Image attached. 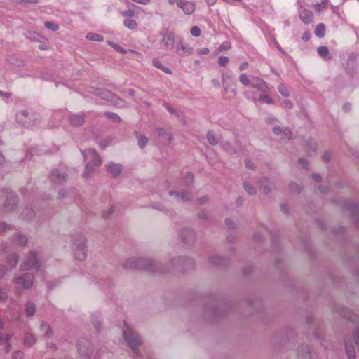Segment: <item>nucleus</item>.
Here are the masks:
<instances>
[{
	"label": "nucleus",
	"instance_id": "a211bd4d",
	"mask_svg": "<svg viewBox=\"0 0 359 359\" xmlns=\"http://www.w3.org/2000/svg\"><path fill=\"white\" fill-rule=\"evenodd\" d=\"M121 166L118 164L110 163L108 165L107 170L113 176L116 177L121 172Z\"/></svg>",
	"mask_w": 359,
	"mask_h": 359
},
{
	"label": "nucleus",
	"instance_id": "f03ea898",
	"mask_svg": "<svg viewBox=\"0 0 359 359\" xmlns=\"http://www.w3.org/2000/svg\"><path fill=\"white\" fill-rule=\"evenodd\" d=\"M341 62L348 74H352L356 67V56L353 53H346L341 55Z\"/></svg>",
	"mask_w": 359,
	"mask_h": 359
},
{
	"label": "nucleus",
	"instance_id": "9b49d317",
	"mask_svg": "<svg viewBox=\"0 0 359 359\" xmlns=\"http://www.w3.org/2000/svg\"><path fill=\"white\" fill-rule=\"evenodd\" d=\"M193 49L185 45L182 41H179L176 45V53L178 55L184 57L191 54Z\"/></svg>",
	"mask_w": 359,
	"mask_h": 359
},
{
	"label": "nucleus",
	"instance_id": "b1692460",
	"mask_svg": "<svg viewBox=\"0 0 359 359\" xmlns=\"http://www.w3.org/2000/svg\"><path fill=\"white\" fill-rule=\"evenodd\" d=\"M123 25L126 27L128 28L129 29H132V30L136 29L137 27V24L136 21L133 19H130V18L126 19L123 21Z\"/></svg>",
	"mask_w": 359,
	"mask_h": 359
},
{
	"label": "nucleus",
	"instance_id": "cd10ccee",
	"mask_svg": "<svg viewBox=\"0 0 359 359\" xmlns=\"http://www.w3.org/2000/svg\"><path fill=\"white\" fill-rule=\"evenodd\" d=\"M313 6L316 8V11L320 13L327 7V1L322 0L320 3L313 4Z\"/></svg>",
	"mask_w": 359,
	"mask_h": 359
},
{
	"label": "nucleus",
	"instance_id": "5fc2aeb1",
	"mask_svg": "<svg viewBox=\"0 0 359 359\" xmlns=\"http://www.w3.org/2000/svg\"><path fill=\"white\" fill-rule=\"evenodd\" d=\"M299 163L302 165V167L305 169H307L308 167H307V161L305 160V159H303V158H300L299 160Z\"/></svg>",
	"mask_w": 359,
	"mask_h": 359
},
{
	"label": "nucleus",
	"instance_id": "393cba45",
	"mask_svg": "<svg viewBox=\"0 0 359 359\" xmlns=\"http://www.w3.org/2000/svg\"><path fill=\"white\" fill-rule=\"evenodd\" d=\"M278 90L279 93L283 96V97H289L290 95V92L289 88L284 84L280 83L278 87Z\"/></svg>",
	"mask_w": 359,
	"mask_h": 359
},
{
	"label": "nucleus",
	"instance_id": "864d4df0",
	"mask_svg": "<svg viewBox=\"0 0 359 359\" xmlns=\"http://www.w3.org/2000/svg\"><path fill=\"white\" fill-rule=\"evenodd\" d=\"M181 1L182 0H168V3L170 5V6H172L173 4H177V6H180V4H181Z\"/></svg>",
	"mask_w": 359,
	"mask_h": 359
},
{
	"label": "nucleus",
	"instance_id": "0e129e2a",
	"mask_svg": "<svg viewBox=\"0 0 359 359\" xmlns=\"http://www.w3.org/2000/svg\"><path fill=\"white\" fill-rule=\"evenodd\" d=\"M323 160L325 161V162H327L329 161L330 160V155L328 154H325L323 156Z\"/></svg>",
	"mask_w": 359,
	"mask_h": 359
},
{
	"label": "nucleus",
	"instance_id": "49530a36",
	"mask_svg": "<svg viewBox=\"0 0 359 359\" xmlns=\"http://www.w3.org/2000/svg\"><path fill=\"white\" fill-rule=\"evenodd\" d=\"M17 262V256L15 255H11L9 258V263L11 265V266H15Z\"/></svg>",
	"mask_w": 359,
	"mask_h": 359
},
{
	"label": "nucleus",
	"instance_id": "c9c22d12",
	"mask_svg": "<svg viewBox=\"0 0 359 359\" xmlns=\"http://www.w3.org/2000/svg\"><path fill=\"white\" fill-rule=\"evenodd\" d=\"M108 43L118 52H120L121 53H127V51L126 50H124L121 46H120L119 45H118L116 43H114L113 42H108Z\"/></svg>",
	"mask_w": 359,
	"mask_h": 359
},
{
	"label": "nucleus",
	"instance_id": "774afa93",
	"mask_svg": "<svg viewBox=\"0 0 359 359\" xmlns=\"http://www.w3.org/2000/svg\"><path fill=\"white\" fill-rule=\"evenodd\" d=\"M128 51H129V52H130V53H133V54H134V55H135L136 56H138V57H142V55L140 53H139V52H137V51H135V50H129Z\"/></svg>",
	"mask_w": 359,
	"mask_h": 359
},
{
	"label": "nucleus",
	"instance_id": "5701e85b",
	"mask_svg": "<svg viewBox=\"0 0 359 359\" xmlns=\"http://www.w3.org/2000/svg\"><path fill=\"white\" fill-rule=\"evenodd\" d=\"M153 65L154 67H156V68L161 69L162 71H163L166 74H172V71L169 68L164 67L161 63V62L159 60H156V59L153 60Z\"/></svg>",
	"mask_w": 359,
	"mask_h": 359
},
{
	"label": "nucleus",
	"instance_id": "423d86ee",
	"mask_svg": "<svg viewBox=\"0 0 359 359\" xmlns=\"http://www.w3.org/2000/svg\"><path fill=\"white\" fill-rule=\"evenodd\" d=\"M98 95L101 99L113 102L115 104L118 106H120L123 102L121 99L107 90H101L98 93Z\"/></svg>",
	"mask_w": 359,
	"mask_h": 359
},
{
	"label": "nucleus",
	"instance_id": "09e8293b",
	"mask_svg": "<svg viewBox=\"0 0 359 359\" xmlns=\"http://www.w3.org/2000/svg\"><path fill=\"white\" fill-rule=\"evenodd\" d=\"M245 189L248 191L249 194H253L255 193V189L248 184L244 185Z\"/></svg>",
	"mask_w": 359,
	"mask_h": 359
},
{
	"label": "nucleus",
	"instance_id": "6e6d98bb",
	"mask_svg": "<svg viewBox=\"0 0 359 359\" xmlns=\"http://www.w3.org/2000/svg\"><path fill=\"white\" fill-rule=\"evenodd\" d=\"M211 83H212V84L213 85V86H215V87H216V88H219V86H220V83H219V80H218V79H212V80L211 81Z\"/></svg>",
	"mask_w": 359,
	"mask_h": 359
},
{
	"label": "nucleus",
	"instance_id": "0eeeda50",
	"mask_svg": "<svg viewBox=\"0 0 359 359\" xmlns=\"http://www.w3.org/2000/svg\"><path fill=\"white\" fill-rule=\"evenodd\" d=\"M34 277L32 274L28 273L20 276L17 279V283L22 285L24 288H29L33 283Z\"/></svg>",
	"mask_w": 359,
	"mask_h": 359
},
{
	"label": "nucleus",
	"instance_id": "3c124183",
	"mask_svg": "<svg viewBox=\"0 0 359 359\" xmlns=\"http://www.w3.org/2000/svg\"><path fill=\"white\" fill-rule=\"evenodd\" d=\"M198 53L200 55H206L209 53V49L207 48H203L197 50Z\"/></svg>",
	"mask_w": 359,
	"mask_h": 359
},
{
	"label": "nucleus",
	"instance_id": "4be33fe9",
	"mask_svg": "<svg viewBox=\"0 0 359 359\" xmlns=\"http://www.w3.org/2000/svg\"><path fill=\"white\" fill-rule=\"evenodd\" d=\"M86 38L90 41H103L104 37L98 34L90 32L86 36Z\"/></svg>",
	"mask_w": 359,
	"mask_h": 359
},
{
	"label": "nucleus",
	"instance_id": "aec40b11",
	"mask_svg": "<svg viewBox=\"0 0 359 359\" xmlns=\"http://www.w3.org/2000/svg\"><path fill=\"white\" fill-rule=\"evenodd\" d=\"M145 260L144 259H133L130 261H128L127 263H126V267H130V268H140V269H142L143 268L142 266H140V263L141 262H144Z\"/></svg>",
	"mask_w": 359,
	"mask_h": 359
},
{
	"label": "nucleus",
	"instance_id": "4468645a",
	"mask_svg": "<svg viewBox=\"0 0 359 359\" xmlns=\"http://www.w3.org/2000/svg\"><path fill=\"white\" fill-rule=\"evenodd\" d=\"M224 86V95L228 98H232L234 97L236 94V90L233 85L231 83H225L223 84Z\"/></svg>",
	"mask_w": 359,
	"mask_h": 359
},
{
	"label": "nucleus",
	"instance_id": "dca6fc26",
	"mask_svg": "<svg viewBox=\"0 0 359 359\" xmlns=\"http://www.w3.org/2000/svg\"><path fill=\"white\" fill-rule=\"evenodd\" d=\"M273 130L277 135H281V139L291 138V131L288 129L282 130L280 127H274Z\"/></svg>",
	"mask_w": 359,
	"mask_h": 359
},
{
	"label": "nucleus",
	"instance_id": "2f4dec72",
	"mask_svg": "<svg viewBox=\"0 0 359 359\" xmlns=\"http://www.w3.org/2000/svg\"><path fill=\"white\" fill-rule=\"evenodd\" d=\"M207 137L210 144L215 145L217 143V140L213 132L209 131L207 134Z\"/></svg>",
	"mask_w": 359,
	"mask_h": 359
},
{
	"label": "nucleus",
	"instance_id": "412c9836",
	"mask_svg": "<svg viewBox=\"0 0 359 359\" xmlns=\"http://www.w3.org/2000/svg\"><path fill=\"white\" fill-rule=\"evenodd\" d=\"M325 26L323 23L318 24L315 29V34L316 36L321 38L325 36Z\"/></svg>",
	"mask_w": 359,
	"mask_h": 359
},
{
	"label": "nucleus",
	"instance_id": "052dcab7",
	"mask_svg": "<svg viewBox=\"0 0 359 359\" xmlns=\"http://www.w3.org/2000/svg\"><path fill=\"white\" fill-rule=\"evenodd\" d=\"M0 96L4 97L6 98H8L11 97V93L6 92L0 91Z\"/></svg>",
	"mask_w": 359,
	"mask_h": 359
},
{
	"label": "nucleus",
	"instance_id": "ea45409f",
	"mask_svg": "<svg viewBox=\"0 0 359 359\" xmlns=\"http://www.w3.org/2000/svg\"><path fill=\"white\" fill-rule=\"evenodd\" d=\"M16 4H36L39 2V0H15Z\"/></svg>",
	"mask_w": 359,
	"mask_h": 359
},
{
	"label": "nucleus",
	"instance_id": "e2e57ef3",
	"mask_svg": "<svg viewBox=\"0 0 359 359\" xmlns=\"http://www.w3.org/2000/svg\"><path fill=\"white\" fill-rule=\"evenodd\" d=\"M6 269L4 266L0 267V277L6 273Z\"/></svg>",
	"mask_w": 359,
	"mask_h": 359
},
{
	"label": "nucleus",
	"instance_id": "37998d69",
	"mask_svg": "<svg viewBox=\"0 0 359 359\" xmlns=\"http://www.w3.org/2000/svg\"><path fill=\"white\" fill-rule=\"evenodd\" d=\"M41 330H42L43 331H45V332H46V334H46L47 337H50V334H51L52 332H51V330H50V327H49V325H47V324H42V325H41Z\"/></svg>",
	"mask_w": 359,
	"mask_h": 359
},
{
	"label": "nucleus",
	"instance_id": "7c9ffc66",
	"mask_svg": "<svg viewBox=\"0 0 359 359\" xmlns=\"http://www.w3.org/2000/svg\"><path fill=\"white\" fill-rule=\"evenodd\" d=\"M35 312V305L32 302L26 304V314L28 316H32Z\"/></svg>",
	"mask_w": 359,
	"mask_h": 359
},
{
	"label": "nucleus",
	"instance_id": "bb28decb",
	"mask_svg": "<svg viewBox=\"0 0 359 359\" xmlns=\"http://www.w3.org/2000/svg\"><path fill=\"white\" fill-rule=\"evenodd\" d=\"M35 337L32 334H27L25 337L24 343L27 346H32L35 343Z\"/></svg>",
	"mask_w": 359,
	"mask_h": 359
},
{
	"label": "nucleus",
	"instance_id": "c03bdc74",
	"mask_svg": "<svg viewBox=\"0 0 359 359\" xmlns=\"http://www.w3.org/2000/svg\"><path fill=\"white\" fill-rule=\"evenodd\" d=\"M135 13L134 10L128 9L126 11H123L121 14L124 17L131 18V17H133L135 15Z\"/></svg>",
	"mask_w": 359,
	"mask_h": 359
},
{
	"label": "nucleus",
	"instance_id": "f257e3e1",
	"mask_svg": "<svg viewBox=\"0 0 359 359\" xmlns=\"http://www.w3.org/2000/svg\"><path fill=\"white\" fill-rule=\"evenodd\" d=\"M83 154L86 160H92V163L88 162L86 166V172L84 175H87L93 170L94 166H99L101 164V160L94 149L86 150L83 151Z\"/></svg>",
	"mask_w": 359,
	"mask_h": 359
},
{
	"label": "nucleus",
	"instance_id": "f8f14e48",
	"mask_svg": "<svg viewBox=\"0 0 359 359\" xmlns=\"http://www.w3.org/2000/svg\"><path fill=\"white\" fill-rule=\"evenodd\" d=\"M68 118L70 124L73 126H81L84 122V118L81 114H70Z\"/></svg>",
	"mask_w": 359,
	"mask_h": 359
},
{
	"label": "nucleus",
	"instance_id": "39448f33",
	"mask_svg": "<svg viewBox=\"0 0 359 359\" xmlns=\"http://www.w3.org/2000/svg\"><path fill=\"white\" fill-rule=\"evenodd\" d=\"M250 86L262 93H269V88L266 83L259 77L251 76Z\"/></svg>",
	"mask_w": 359,
	"mask_h": 359
},
{
	"label": "nucleus",
	"instance_id": "f704fd0d",
	"mask_svg": "<svg viewBox=\"0 0 359 359\" xmlns=\"http://www.w3.org/2000/svg\"><path fill=\"white\" fill-rule=\"evenodd\" d=\"M346 350L349 359H355V351L352 346L346 345Z\"/></svg>",
	"mask_w": 359,
	"mask_h": 359
},
{
	"label": "nucleus",
	"instance_id": "69168bd1",
	"mask_svg": "<svg viewBox=\"0 0 359 359\" xmlns=\"http://www.w3.org/2000/svg\"><path fill=\"white\" fill-rule=\"evenodd\" d=\"M181 198L183 200L188 201L190 199L189 194H182Z\"/></svg>",
	"mask_w": 359,
	"mask_h": 359
},
{
	"label": "nucleus",
	"instance_id": "de8ad7c7",
	"mask_svg": "<svg viewBox=\"0 0 359 359\" xmlns=\"http://www.w3.org/2000/svg\"><path fill=\"white\" fill-rule=\"evenodd\" d=\"M29 38L33 41H39L42 38V36L39 34L34 33L32 35H30Z\"/></svg>",
	"mask_w": 359,
	"mask_h": 359
},
{
	"label": "nucleus",
	"instance_id": "603ef678",
	"mask_svg": "<svg viewBox=\"0 0 359 359\" xmlns=\"http://www.w3.org/2000/svg\"><path fill=\"white\" fill-rule=\"evenodd\" d=\"M248 67V63L247 62H242L239 66V70L243 71Z\"/></svg>",
	"mask_w": 359,
	"mask_h": 359
},
{
	"label": "nucleus",
	"instance_id": "c85d7f7f",
	"mask_svg": "<svg viewBox=\"0 0 359 359\" xmlns=\"http://www.w3.org/2000/svg\"><path fill=\"white\" fill-rule=\"evenodd\" d=\"M76 259L79 260H82L86 257V252L84 249V245L82 243L81 247L78 248L77 252H76Z\"/></svg>",
	"mask_w": 359,
	"mask_h": 359
},
{
	"label": "nucleus",
	"instance_id": "f3484780",
	"mask_svg": "<svg viewBox=\"0 0 359 359\" xmlns=\"http://www.w3.org/2000/svg\"><path fill=\"white\" fill-rule=\"evenodd\" d=\"M67 175L65 174H60L57 170H54L51 172L50 179L53 182L60 183L65 180Z\"/></svg>",
	"mask_w": 359,
	"mask_h": 359
},
{
	"label": "nucleus",
	"instance_id": "473e14b6",
	"mask_svg": "<svg viewBox=\"0 0 359 359\" xmlns=\"http://www.w3.org/2000/svg\"><path fill=\"white\" fill-rule=\"evenodd\" d=\"M45 26L47 29L52 31H57L59 29V26L57 24L49 21L45 22Z\"/></svg>",
	"mask_w": 359,
	"mask_h": 359
},
{
	"label": "nucleus",
	"instance_id": "4c0bfd02",
	"mask_svg": "<svg viewBox=\"0 0 359 359\" xmlns=\"http://www.w3.org/2000/svg\"><path fill=\"white\" fill-rule=\"evenodd\" d=\"M190 32L192 36L197 37L201 34V29L198 26H194L191 27Z\"/></svg>",
	"mask_w": 359,
	"mask_h": 359
},
{
	"label": "nucleus",
	"instance_id": "6e6552de",
	"mask_svg": "<svg viewBox=\"0 0 359 359\" xmlns=\"http://www.w3.org/2000/svg\"><path fill=\"white\" fill-rule=\"evenodd\" d=\"M178 7L182 9L184 14L191 15L196 10V4L194 1L182 0Z\"/></svg>",
	"mask_w": 359,
	"mask_h": 359
},
{
	"label": "nucleus",
	"instance_id": "338daca9",
	"mask_svg": "<svg viewBox=\"0 0 359 359\" xmlns=\"http://www.w3.org/2000/svg\"><path fill=\"white\" fill-rule=\"evenodd\" d=\"M27 115H29V114H24V113L20 114V116H18V118H19L20 120L24 119L27 117Z\"/></svg>",
	"mask_w": 359,
	"mask_h": 359
},
{
	"label": "nucleus",
	"instance_id": "13d9d810",
	"mask_svg": "<svg viewBox=\"0 0 359 359\" xmlns=\"http://www.w3.org/2000/svg\"><path fill=\"white\" fill-rule=\"evenodd\" d=\"M351 109V104L350 103H346L343 107L344 111H350Z\"/></svg>",
	"mask_w": 359,
	"mask_h": 359
},
{
	"label": "nucleus",
	"instance_id": "1a4fd4ad",
	"mask_svg": "<svg viewBox=\"0 0 359 359\" xmlns=\"http://www.w3.org/2000/svg\"><path fill=\"white\" fill-rule=\"evenodd\" d=\"M299 15L301 20L305 24H309L312 22L313 18V13L302 6L300 7L299 11Z\"/></svg>",
	"mask_w": 359,
	"mask_h": 359
},
{
	"label": "nucleus",
	"instance_id": "bf43d9fd",
	"mask_svg": "<svg viewBox=\"0 0 359 359\" xmlns=\"http://www.w3.org/2000/svg\"><path fill=\"white\" fill-rule=\"evenodd\" d=\"M135 90H134L133 89H131V88L128 89V90H126V93H127L129 96H130V97H133V96L135 95Z\"/></svg>",
	"mask_w": 359,
	"mask_h": 359
},
{
	"label": "nucleus",
	"instance_id": "680f3d73",
	"mask_svg": "<svg viewBox=\"0 0 359 359\" xmlns=\"http://www.w3.org/2000/svg\"><path fill=\"white\" fill-rule=\"evenodd\" d=\"M312 177L316 182H319L320 180V176L318 174H313Z\"/></svg>",
	"mask_w": 359,
	"mask_h": 359
},
{
	"label": "nucleus",
	"instance_id": "20e7f679",
	"mask_svg": "<svg viewBox=\"0 0 359 359\" xmlns=\"http://www.w3.org/2000/svg\"><path fill=\"white\" fill-rule=\"evenodd\" d=\"M161 42L164 46V50H170L173 48L175 43V35L172 31L165 29L161 32Z\"/></svg>",
	"mask_w": 359,
	"mask_h": 359
},
{
	"label": "nucleus",
	"instance_id": "e433bc0d",
	"mask_svg": "<svg viewBox=\"0 0 359 359\" xmlns=\"http://www.w3.org/2000/svg\"><path fill=\"white\" fill-rule=\"evenodd\" d=\"M222 80L223 84L229 83L230 82H229V81L231 80V76L228 72L224 71L222 72Z\"/></svg>",
	"mask_w": 359,
	"mask_h": 359
},
{
	"label": "nucleus",
	"instance_id": "72a5a7b5",
	"mask_svg": "<svg viewBox=\"0 0 359 359\" xmlns=\"http://www.w3.org/2000/svg\"><path fill=\"white\" fill-rule=\"evenodd\" d=\"M15 239V242L20 245H25L27 243V238L21 235H16Z\"/></svg>",
	"mask_w": 359,
	"mask_h": 359
},
{
	"label": "nucleus",
	"instance_id": "9d476101",
	"mask_svg": "<svg viewBox=\"0 0 359 359\" xmlns=\"http://www.w3.org/2000/svg\"><path fill=\"white\" fill-rule=\"evenodd\" d=\"M11 339V335L8 333H4L0 334V346L1 349L7 353L11 348L10 341Z\"/></svg>",
	"mask_w": 359,
	"mask_h": 359
},
{
	"label": "nucleus",
	"instance_id": "a878e982",
	"mask_svg": "<svg viewBox=\"0 0 359 359\" xmlns=\"http://www.w3.org/2000/svg\"><path fill=\"white\" fill-rule=\"evenodd\" d=\"M239 81L243 86H250L251 83V77H249L245 74H241L239 76Z\"/></svg>",
	"mask_w": 359,
	"mask_h": 359
},
{
	"label": "nucleus",
	"instance_id": "2eb2a0df",
	"mask_svg": "<svg viewBox=\"0 0 359 359\" xmlns=\"http://www.w3.org/2000/svg\"><path fill=\"white\" fill-rule=\"evenodd\" d=\"M252 100L256 104L264 102L267 104H272L273 102V100L266 95H259L258 96L253 95Z\"/></svg>",
	"mask_w": 359,
	"mask_h": 359
},
{
	"label": "nucleus",
	"instance_id": "79ce46f5",
	"mask_svg": "<svg viewBox=\"0 0 359 359\" xmlns=\"http://www.w3.org/2000/svg\"><path fill=\"white\" fill-rule=\"evenodd\" d=\"M24 353L21 351H16L13 353L12 358L13 359H23Z\"/></svg>",
	"mask_w": 359,
	"mask_h": 359
},
{
	"label": "nucleus",
	"instance_id": "6ab92c4d",
	"mask_svg": "<svg viewBox=\"0 0 359 359\" xmlns=\"http://www.w3.org/2000/svg\"><path fill=\"white\" fill-rule=\"evenodd\" d=\"M317 52L320 57L324 59L330 60L331 56L330 55L328 48L326 46H320L317 49Z\"/></svg>",
	"mask_w": 359,
	"mask_h": 359
},
{
	"label": "nucleus",
	"instance_id": "4d7b16f0",
	"mask_svg": "<svg viewBox=\"0 0 359 359\" xmlns=\"http://www.w3.org/2000/svg\"><path fill=\"white\" fill-rule=\"evenodd\" d=\"M6 229H11V226H7L5 224H0V231L2 232L4 231V230H6Z\"/></svg>",
	"mask_w": 359,
	"mask_h": 359
},
{
	"label": "nucleus",
	"instance_id": "ddd939ff",
	"mask_svg": "<svg viewBox=\"0 0 359 359\" xmlns=\"http://www.w3.org/2000/svg\"><path fill=\"white\" fill-rule=\"evenodd\" d=\"M22 267L23 270L30 269L32 268L39 269V266L37 264L36 255L32 253L28 263L23 264Z\"/></svg>",
	"mask_w": 359,
	"mask_h": 359
},
{
	"label": "nucleus",
	"instance_id": "c756f323",
	"mask_svg": "<svg viewBox=\"0 0 359 359\" xmlns=\"http://www.w3.org/2000/svg\"><path fill=\"white\" fill-rule=\"evenodd\" d=\"M136 135V137L138 140V144L140 147H144L146 144L147 143V138L144 136V135H142L141 134L138 133H135Z\"/></svg>",
	"mask_w": 359,
	"mask_h": 359
},
{
	"label": "nucleus",
	"instance_id": "7ed1b4c3",
	"mask_svg": "<svg viewBox=\"0 0 359 359\" xmlns=\"http://www.w3.org/2000/svg\"><path fill=\"white\" fill-rule=\"evenodd\" d=\"M123 335L128 346L135 352H137V348L140 344V340L138 334L134 331L128 329V334L127 331H123Z\"/></svg>",
	"mask_w": 359,
	"mask_h": 359
},
{
	"label": "nucleus",
	"instance_id": "8fccbe9b",
	"mask_svg": "<svg viewBox=\"0 0 359 359\" xmlns=\"http://www.w3.org/2000/svg\"><path fill=\"white\" fill-rule=\"evenodd\" d=\"M311 38V33L309 32H306L303 34L302 35V39L305 41H307L310 39Z\"/></svg>",
	"mask_w": 359,
	"mask_h": 359
},
{
	"label": "nucleus",
	"instance_id": "a19ab883",
	"mask_svg": "<svg viewBox=\"0 0 359 359\" xmlns=\"http://www.w3.org/2000/svg\"><path fill=\"white\" fill-rule=\"evenodd\" d=\"M231 48V43L229 41L223 42L219 48L220 51L228 50Z\"/></svg>",
	"mask_w": 359,
	"mask_h": 359
},
{
	"label": "nucleus",
	"instance_id": "a18cd8bd",
	"mask_svg": "<svg viewBox=\"0 0 359 359\" xmlns=\"http://www.w3.org/2000/svg\"><path fill=\"white\" fill-rule=\"evenodd\" d=\"M107 118L109 119V120H111L113 121H119L121 119L118 116L117 114H112V113H110V114H107Z\"/></svg>",
	"mask_w": 359,
	"mask_h": 359
},
{
	"label": "nucleus",
	"instance_id": "58836bf2",
	"mask_svg": "<svg viewBox=\"0 0 359 359\" xmlns=\"http://www.w3.org/2000/svg\"><path fill=\"white\" fill-rule=\"evenodd\" d=\"M229 58L225 56H221L218 59V63L221 67H224L229 62Z\"/></svg>",
	"mask_w": 359,
	"mask_h": 359
}]
</instances>
